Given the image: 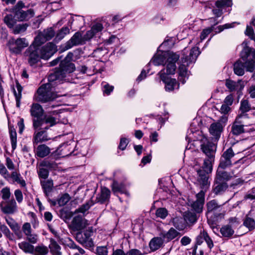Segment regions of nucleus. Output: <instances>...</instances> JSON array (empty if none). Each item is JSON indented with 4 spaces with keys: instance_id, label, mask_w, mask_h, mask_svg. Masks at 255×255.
Wrapping results in <instances>:
<instances>
[{
    "instance_id": "35",
    "label": "nucleus",
    "mask_w": 255,
    "mask_h": 255,
    "mask_svg": "<svg viewBox=\"0 0 255 255\" xmlns=\"http://www.w3.org/2000/svg\"><path fill=\"white\" fill-rule=\"evenodd\" d=\"M6 222L9 225L10 228L15 232V234L19 238H21V234H18L17 232L19 231L20 227L18 224L13 220L11 218H8L6 219Z\"/></svg>"
},
{
    "instance_id": "28",
    "label": "nucleus",
    "mask_w": 255,
    "mask_h": 255,
    "mask_svg": "<svg viewBox=\"0 0 255 255\" xmlns=\"http://www.w3.org/2000/svg\"><path fill=\"white\" fill-rule=\"evenodd\" d=\"M30 112L31 116L34 118L40 117L43 113L42 107L38 104L33 103L31 106Z\"/></svg>"
},
{
    "instance_id": "60",
    "label": "nucleus",
    "mask_w": 255,
    "mask_h": 255,
    "mask_svg": "<svg viewBox=\"0 0 255 255\" xmlns=\"http://www.w3.org/2000/svg\"><path fill=\"white\" fill-rule=\"evenodd\" d=\"M244 225L250 230L254 229L255 227V222L251 218L247 217L244 222Z\"/></svg>"
},
{
    "instance_id": "19",
    "label": "nucleus",
    "mask_w": 255,
    "mask_h": 255,
    "mask_svg": "<svg viewBox=\"0 0 255 255\" xmlns=\"http://www.w3.org/2000/svg\"><path fill=\"white\" fill-rule=\"evenodd\" d=\"M226 86L230 91H241L245 87L244 82L239 80L237 82L231 80H227Z\"/></svg>"
},
{
    "instance_id": "5",
    "label": "nucleus",
    "mask_w": 255,
    "mask_h": 255,
    "mask_svg": "<svg viewBox=\"0 0 255 255\" xmlns=\"http://www.w3.org/2000/svg\"><path fill=\"white\" fill-rule=\"evenodd\" d=\"M197 178L196 183L201 190L196 195L197 199L191 204V206L195 212L200 213L202 211L204 203L205 192L208 189L210 184L208 181V177L205 176L203 171H198V176Z\"/></svg>"
},
{
    "instance_id": "63",
    "label": "nucleus",
    "mask_w": 255,
    "mask_h": 255,
    "mask_svg": "<svg viewBox=\"0 0 255 255\" xmlns=\"http://www.w3.org/2000/svg\"><path fill=\"white\" fill-rule=\"evenodd\" d=\"M15 200L18 203L20 204L23 200V196L22 191L20 189H16L14 192Z\"/></svg>"
},
{
    "instance_id": "53",
    "label": "nucleus",
    "mask_w": 255,
    "mask_h": 255,
    "mask_svg": "<svg viewBox=\"0 0 255 255\" xmlns=\"http://www.w3.org/2000/svg\"><path fill=\"white\" fill-rule=\"evenodd\" d=\"M0 193L1 194V198L3 200L7 201L10 200L9 198L11 196V192L9 187H5L3 188L1 190Z\"/></svg>"
},
{
    "instance_id": "38",
    "label": "nucleus",
    "mask_w": 255,
    "mask_h": 255,
    "mask_svg": "<svg viewBox=\"0 0 255 255\" xmlns=\"http://www.w3.org/2000/svg\"><path fill=\"white\" fill-rule=\"evenodd\" d=\"M16 88L17 92L14 90L13 93L16 100V106L17 107L19 108L20 105V100L21 98V92L22 90V87L19 83H16Z\"/></svg>"
},
{
    "instance_id": "31",
    "label": "nucleus",
    "mask_w": 255,
    "mask_h": 255,
    "mask_svg": "<svg viewBox=\"0 0 255 255\" xmlns=\"http://www.w3.org/2000/svg\"><path fill=\"white\" fill-rule=\"evenodd\" d=\"M50 242L49 247L53 255H61V253L60 252L61 247L57 242L53 239H50Z\"/></svg>"
},
{
    "instance_id": "58",
    "label": "nucleus",
    "mask_w": 255,
    "mask_h": 255,
    "mask_svg": "<svg viewBox=\"0 0 255 255\" xmlns=\"http://www.w3.org/2000/svg\"><path fill=\"white\" fill-rule=\"evenodd\" d=\"M44 125V120L40 117L35 118L33 119V127L35 129H37L39 128L43 127Z\"/></svg>"
},
{
    "instance_id": "48",
    "label": "nucleus",
    "mask_w": 255,
    "mask_h": 255,
    "mask_svg": "<svg viewBox=\"0 0 255 255\" xmlns=\"http://www.w3.org/2000/svg\"><path fill=\"white\" fill-rule=\"evenodd\" d=\"M174 226L179 230H183L184 228V221L181 218L176 217L173 219Z\"/></svg>"
},
{
    "instance_id": "44",
    "label": "nucleus",
    "mask_w": 255,
    "mask_h": 255,
    "mask_svg": "<svg viewBox=\"0 0 255 255\" xmlns=\"http://www.w3.org/2000/svg\"><path fill=\"white\" fill-rule=\"evenodd\" d=\"M240 110L241 111L240 114L246 115V113L251 110V106L247 100H243L241 102ZM247 116V115L246 114Z\"/></svg>"
},
{
    "instance_id": "51",
    "label": "nucleus",
    "mask_w": 255,
    "mask_h": 255,
    "mask_svg": "<svg viewBox=\"0 0 255 255\" xmlns=\"http://www.w3.org/2000/svg\"><path fill=\"white\" fill-rule=\"evenodd\" d=\"M70 197L67 193L62 195L58 200L57 203L60 206H63L66 205L70 200Z\"/></svg>"
},
{
    "instance_id": "9",
    "label": "nucleus",
    "mask_w": 255,
    "mask_h": 255,
    "mask_svg": "<svg viewBox=\"0 0 255 255\" xmlns=\"http://www.w3.org/2000/svg\"><path fill=\"white\" fill-rule=\"evenodd\" d=\"M40 48L30 45L24 52V56L30 66L36 64L42 59Z\"/></svg>"
},
{
    "instance_id": "29",
    "label": "nucleus",
    "mask_w": 255,
    "mask_h": 255,
    "mask_svg": "<svg viewBox=\"0 0 255 255\" xmlns=\"http://www.w3.org/2000/svg\"><path fill=\"white\" fill-rule=\"evenodd\" d=\"M163 244V240L160 237L153 238L149 242V246L152 251L159 249Z\"/></svg>"
},
{
    "instance_id": "11",
    "label": "nucleus",
    "mask_w": 255,
    "mask_h": 255,
    "mask_svg": "<svg viewBox=\"0 0 255 255\" xmlns=\"http://www.w3.org/2000/svg\"><path fill=\"white\" fill-rule=\"evenodd\" d=\"M84 44L85 43L82 34L79 32H77L68 41L61 46V51L63 52L71 49L74 46Z\"/></svg>"
},
{
    "instance_id": "43",
    "label": "nucleus",
    "mask_w": 255,
    "mask_h": 255,
    "mask_svg": "<svg viewBox=\"0 0 255 255\" xmlns=\"http://www.w3.org/2000/svg\"><path fill=\"white\" fill-rule=\"evenodd\" d=\"M69 32L70 29L68 27H63L57 32L55 39L58 40H61Z\"/></svg>"
},
{
    "instance_id": "26",
    "label": "nucleus",
    "mask_w": 255,
    "mask_h": 255,
    "mask_svg": "<svg viewBox=\"0 0 255 255\" xmlns=\"http://www.w3.org/2000/svg\"><path fill=\"white\" fill-rule=\"evenodd\" d=\"M50 138L48 137V136L44 131H38L37 133H34L33 142L34 144H37L39 142H42L48 140Z\"/></svg>"
},
{
    "instance_id": "4",
    "label": "nucleus",
    "mask_w": 255,
    "mask_h": 255,
    "mask_svg": "<svg viewBox=\"0 0 255 255\" xmlns=\"http://www.w3.org/2000/svg\"><path fill=\"white\" fill-rule=\"evenodd\" d=\"M75 69L73 63L69 61H61L59 69L51 73L48 76L49 82L56 81L58 82H74L72 73Z\"/></svg>"
},
{
    "instance_id": "49",
    "label": "nucleus",
    "mask_w": 255,
    "mask_h": 255,
    "mask_svg": "<svg viewBox=\"0 0 255 255\" xmlns=\"http://www.w3.org/2000/svg\"><path fill=\"white\" fill-rule=\"evenodd\" d=\"M41 33L47 40L51 39L55 35L53 29L51 27L44 30Z\"/></svg>"
},
{
    "instance_id": "6",
    "label": "nucleus",
    "mask_w": 255,
    "mask_h": 255,
    "mask_svg": "<svg viewBox=\"0 0 255 255\" xmlns=\"http://www.w3.org/2000/svg\"><path fill=\"white\" fill-rule=\"evenodd\" d=\"M51 84L47 83L40 86L34 96V100L46 103L53 101L59 97V95L51 91Z\"/></svg>"
},
{
    "instance_id": "57",
    "label": "nucleus",
    "mask_w": 255,
    "mask_h": 255,
    "mask_svg": "<svg viewBox=\"0 0 255 255\" xmlns=\"http://www.w3.org/2000/svg\"><path fill=\"white\" fill-rule=\"evenodd\" d=\"M92 205V202H88L86 203L85 204L82 205L80 207H79L78 209H76L74 213H84L85 212L88 211L90 207Z\"/></svg>"
},
{
    "instance_id": "20",
    "label": "nucleus",
    "mask_w": 255,
    "mask_h": 255,
    "mask_svg": "<svg viewBox=\"0 0 255 255\" xmlns=\"http://www.w3.org/2000/svg\"><path fill=\"white\" fill-rule=\"evenodd\" d=\"M223 169H224L219 168V166L218 167L216 173V176L215 179V183H220L221 182H226L231 178V175Z\"/></svg>"
},
{
    "instance_id": "56",
    "label": "nucleus",
    "mask_w": 255,
    "mask_h": 255,
    "mask_svg": "<svg viewBox=\"0 0 255 255\" xmlns=\"http://www.w3.org/2000/svg\"><path fill=\"white\" fill-rule=\"evenodd\" d=\"M27 27L26 24H19L16 25L13 29V32L15 34H19L24 32Z\"/></svg>"
},
{
    "instance_id": "13",
    "label": "nucleus",
    "mask_w": 255,
    "mask_h": 255,
    "mask_svg": "<svg viewBox=\"0 0 255 255\" xmlns=\"http://www.w3.org/2000/svg\"><path fill=\"white\" fill-rule=\"evenodd\" d=\"M235 156V153L232 148L227 149L224 151L221 157L219 168L225 169L231 166L232 165V159Z\"/></svg>"
},
{
    "instance_id": "24",
    "label": "nucleus",
    "mask_w": 255,
    "mask_h": 255,
    "mask_svg": "<svg viewBox=\"0 0 255 255\" xmlns=\"http://www.w3.org/2000/svg\"><path fill=\"white\" fill-rule=\"evenodd\" d=\"M13 183L18 184L21 187H26V182L20 174L16 171H13L10 175V177Z\"/></svg>"
},
{
    "instance_id": "46",
    "label": "nucleus",
    "mask_w": 255,
    "mask_h": 255,
    "mask_svg": "<svg viewBox=\"0 0 255 255\" xmlns=\"http://www.w3.org/2000/svg\"><path fill=\"white\" fill-rule=\"evenodd\" d=\"M46 41H47V40H46L45 38L43 37L42 34L40 32L35 38L33 42L31 45H33L34 46L39 48V46Z\"/></svg>"
},
{
    "instance_id": "42",
    "label": "nucleus",
    "mask_w": 255,
    "mask_h": 255,
    "mask_svg": "<svg viewBox=\"0 0 255 255\" xmlns=\"http://www.w3.org/2000/svg\"><path fill=\"white\" fill-rule=\"evenodd\" d=\"M48 253L47 247L43 245L38 246L34 247V255H46Z\"/></svg>"
},
{
    "instance_id": "22",
    "label": "nucleus",
    "mask_w": 255,
    "mask_h": 255,
    "mask_svg": "<svg viewBox=\"0 0 255 255\" xmlns=\"http://www.w3.org/2000/svg\"><path fill=\"white\" fill-rule=\"evenodd\" d=\"M222 129L223 126L221 123H215L210 126L209 131L213 136L218 139L220 136Z\"/></svg>"
},
{
    "instance_id": "64",
    "label": "nucleus",
    "mask_w": 255,
    "mask_h": 255,
    "mask_svg": "<svg viewBox=\"0 0 255 255\" xmlns=\"http://www.w3.org/2000/svg\"><path fill=\"white\" fill-rule=\"evenodd\" d=\"M96 252L98 255H108V248L106 246L98 247Z\"/></svg>"
},
{
    "instance_id": "54",
    "label": "nucleus",
    "mask_w": 255,
    "mask_h": 255,
    "mask_svg": "<svg viewBox=\"0 0 255 255\" xmlns=\"http://www.w3.org/2000/svg\"><path fill=\"white\" fill-rule=\"evenodd\" d=\"M103 93L109 95L114 90V86L110 85L108 83L103 82L102 83Z\"/></svg>"
},
{
    "instance_id": "52",
    "label": "nucleus",
    "mask_w": 255,
    "mask_h": 255,
    "mask_svg": "<svg viewBox=\"0 0 255 255\" xmlns=\"http://www.w3.org/2000/svg\"><path fill=\"white\" fill-rule=\"evenodd\" d=\"M41 165L51 169H55L57 167V163L54 161L50 160L49 159L44 160L41 163Z\"/></svg>"
},
{
    "instance_id": "7",
    "label": "nucleus",
    "mask_w": 255,
    "mask_h": 255,
    "mask_svg": "<svg viewBox=\"0 0 255 255\" xmlns=\"http://www.w3.org/2000/svg\"><path fill=\"white\" fill-rule=\"evenodd\" d=\"M231 4V0H217L216 1L215 5L212 6V10L215 17L209 18L210 23H213L214 25H217L219 23L217 18L223 14V8L226 6H230Z\"/></svg>"
},
{
    "instance_id": "16",
    "label": "nucleus",
    "mask_w": 255,
    "mask_h": 255,
    "mask_svg": "<svg viewBox=\"0 0 255 255\" xmlns=\"http://www.w3.org/2000/svg\"><path fill=\"white\" fill-rule=\"evenodd\" d=\"M0 207L1 211L6 214H13L18 210L16 202L13 198L7 200L5 202H2Z\"/></svg>"
},
{
    "instance_id": "10",
    "label": "nucleus",
    "mask_w": 255,
    "mask_h": 255,
    "mask_svg": "<svg viewBox=\"0 0 255 255\" xmlns=\"http://www.w3.org/2000/svg\"><path fill=\"white\" fill-rule=\"evenodd\" d=\"M28 45V42L25 38H18L17 39L12 38L9 40L7 43L10 51L16 54H20Z\"/></svg>"
},
{
    "instance_id": "1",
    "label": "nucleus",
    "mask_w": 255,
    "mask_h": 255,
    "mask_svg": "<svg viewBox=\"0 0 255 255\" xmlns=\"http://www.w3.org/2000/svg\"><path fill=\"white\" fill-rule=\"evenodd\" d=\"M179 58V55L172 51L157 52L150 60L148 66L151 64L154 66L163 65L167 74H174L176 69L175 63Z\"/></svg>"
},
{
    "instance_id": "30",
    "label": "nucleus",
    "mask_w": 255,
    "mask_h": 255,
    "mask_svg": "<svg viewBox=\"0 0 255 255\" xmlns=\"http://www.w3.org/2000/svg\"><path fill=\"white\" fill-rule=\"evenodd\" d=\"M112 190L114 193L120 192L121 193L128 194L126 189L125 185L123 183H119L116 181H114L112 185Z\"/></svg>"
},
{
    "instance_id": "2",
    "label": "nucleus",
    "mask_w": 255,
    "mask_h": 255,
    "mask_svg": "<svg viewBox=\"0 0 255 255\" xmlns=\"http://www.w3.org/2000/svg\"><path fill=\"white\" fill-rule=\"evenodd\" d=\"M188 50L185 48L183 52V56L181 57L178 69V80L183 84L188 79L189 72L187 70V67L190 64L194 63L198 55L200 54L199 48L197 47H193L189 55H187Z\"/></svg>"
},
{
    "instance_id": "39",
    "label": "nucleus",
    "mask_w": 255,
    "mask_h": 255,
    "mask_svg": "<svg viewBox=\"0 0 255 255\" xmlns=\"http://www.w3.org/2000/svg\"><path fill=\"white\" fill-rule=\"evenodd\" d=\"M200 236L203 238L206 243L208 248L211 250L214 247L213 242L208 234L205 231L200 233Z\"/></svg>"
},
{
    "instance_id": "17",
    "label": "nucleus",
    "mask_w": 255,
    "mask_h": 255,
    "mask_svg": "<svg viewBox=\"0 0 255 255\" xmlns=\"http://www.w3.org/2000/svg\"><path fill=\"white\" fill-rule=\"evenodd\" d=\"M57 51L56 45L51 42L47 43L45 45L40 48V54L42 59L47 60L50 58Z\"/></svg>"
},
{
    "instance_id": "41",
    "label": "nucleus",
    "mask_w": 255,
    "mask_h": 255,
    "mask_svg": "<svg viewBox=\"0 0 255 255\" xmlns=\"http://www.w3.org/2000/svg\"><path fill=\"white\" fill-rule=\"evenodd\" d=\"M44 123L45 124L49 125V126L44 127L43 128L48 129L49 127H52L56 125L58 122H57L56 119L51 116H45L44 118Z\"/></svg>"
},
{
    "instance_id": "34",
    "label": "nucleus",
    "mask_w": 255,
    "mask_h": 255,
    "mask_svg": "<svg viewBox=\"0 0 255 255\" xmlns=\"http://www.w3.org/2000/svg\"><path fill=\"white\" fill-rule=\"evenodd\" d=\"M227 188L228 185L225 182H221L220 183L215 182L213 191L216 194H219L225 191Z\"/></svg>"
},
{
    "instance_id": "14",
    "label": "nucleus",
    "mask_w": 255,
    "mask_h": 255,
    "mask_svg": "<svg viewBox=\"0 0 255 255\" xmlns=\"http://www.w3.org/2000/svg\"><path fill=\"white\" fill-rule=\"evenodd\" d=\"M246 117L247 115L244 114H240L237 117L231 127V133L235 135H238L244 132V125L242 119Z\"/></svg>"
},
{
    "instance_id": "55",
    "label": "nucleus",
    "mask_w": 255,
    "mask_h": 255,
    "mask_svg": "<svg viewBox=\"0 0 255 255\" xmlns=\"http://www.w3.org/2000/svg\"><path fill=\"white\" fill-rule=\"evenodd\" d=\"M215 25H212L210 27L205 28L202 30L200 35V40L201 41L204 40L208 35L214 29V26Z\"/></svg>"
},
{
    "instance_id": "21",
    "label": "nucleus",
    "mask_w": 255,
    "mask_h": 255,
    "mask_svg": "<svg viewBox=\"0 0 255 255\" xmlns=\"http://www.w3.org/2000/svg\"><path fill=\"white\" fill-rule=\"evenodd\" d=\"M40 183L45 196L47 197H49L53 190V180L51 179L41 180Z\"/></svg>"
},
{
    "instance_id": "59",
    "label": "nucleus",
    "mask_w": 255,
    "mask_h": 255,
    "mask_svg": "<svg viewBox=\"0 0 255 255\" xmlns=\"http://www.w3.org/2000/svg\"><path fill=\"white\" fill-rule=\"evenodd\" d=\"M103 29V25L100 23H97L94 24L91 28V30L94 32V34L96 36L99 35L100 33L102 31Z\"/></svg>"
},
{
    "instance_id": "27",
    "label": "nucleus",
    "mask_w": 255,
    "mask_h": 255,
    "mask_svg": "<svg viewBox=\"0 0 255 255\" xmlns=\"http://www.w3.org/2000/svg\"><path fill=\"white\" fill-rule=\"evenodd\" d=\"M110 197V191L106 187H102L100 194L97 197L98 202L102 204L109 200Z\"/></svg>"
},
{
    "instance_id": "23",
    "label": "nucleus",
    "mask_w": 255,
    "mask_h": 255,
    "mask_svg": "<svg viewBox=\"0 0 255 255\" xmlns=\"http://www.w3.org/2000/svg\"><path fill=\"white\" fill-rule=\"evenodd\" d=\"M19 248L25 254H33L34 247L32 244L26 241H24L18 244Z\"/></svg>"
},
{
    "instance_id": "37",
    "label": "nucleus",
    "mask_w": 255,
    "mask_h": 255,
    "mask_svg": "<svg viewBox=\"0 0 255 255\" xmlns=\"http://www.w3.org/2000/svg\"><path fill=\"white\" fill-rule=\"evenodd\" d=\"M220 233L224 237L229 238L234 234V231L231 225H226L220 229Z\"/></svg>"
},
{
    "instance_id": "36",
    "label": "nucleus",
    "mask_w": 255,
    "mask_h": 255,
    "mask_svg": "<svg viewBox=\"0 0 255 255\" xmlns=\"http://www.w3.org/2000/svg\"><path fill=\"white\" fill-rule=\"evenodd\" d=\"M179 235V233L174 228H171L167 232H162V236L164 239H167V241H171Z\"/></svg>"
},
{
    "instance_id": "33",
    "label": "nucleus",
    "mask_w": 255,
    "mask_h": 255,
    "mask_svg": "<svg viewBox=\"0 0 255 255\" xmlns=\"http://www.w3.org/2000/svg\"><path fill=\"white\" fill-rule=\"evenodd\" d=\"M234 73L238 76H243L245 73V66L241 61H236L234 64Z\"/></svg>"
},
{
    "instance_id": "12",
    "label": "nucleus",
    "mask_w": 255,
    "mask_h": 255,
    "mask_svg": "<svg viewBox=\"0 0 255 255\" xmlns=\"http://www.w3.org/2000/svg\"><path fill=\"white\" fill-rule=\"evenodd\" d=\"M160 80L165 84V89L166 91H173L175 88L178 89V84L175 79L170 78L165 71V69H162L158 74Z\"/></svg>"
},
{
    "instance_id": "3",
    "label": "nucleus",
    "mask_w": 255,
    "mask_h": 255,
    "mask_svg": "<svg viewBox=\"0 0 255 255\" xmlns=\"http://www.w3.org/2000/svg\"><path fill=\"white\" fill-rule=\"evenodd\" d=\"M199 140L201 142V146L202 151L208 157L204 161V164L202 166V169H197L195 168L197 172V176H198V171H203L205 176L207 174L211 172L212 170V163L214 160V154L216 151V147L215 144L210 142L207 138L204 136H201V138Z\"/></svg>"
},
{
    "instance_id": "62",
    "label": "nucleus",
    "mask_w": 255,
    "mask_h": 255,
    "mask_svg": "<svg viewBox=\"0 0 255 255\" xmlns=\"http://www.w3.org/2000/svg\"><path fill=\"white\" fill-rule=\"evenodd\" d=\"M168 212L167 210L164 208H159L156 211V216L161 219L165 218Z\"/></svg>"
},
{
    "instance_id": "50",
    "label": "nucleus",
    "mask_w": 255,
    "mask_h": 255,
    "mask_svg": "<svg viewBox=\"0 0 255 255\" xmlns=\"http://www.w3.org/2000/svg\"><path fill=\"white\" fill-rule=\"evenodd\" d=\"M92 232L87 230L83 234V236L84 237L85 241L87 242V247H91L94 246L93 242L90 238L91 236Z\"/></svg>"
},
{
    "instance_id": "32",
    "label": "nucleus",
    "mask_w": 255,
    "mask_h": 255,
    "mask_svg": "<svg viewBox=\"0 0 255 255\" xmlns=\"http://www.w3.org/2000/svg\"><path fill=\"white\" fill-rule=\"evenodd\" d=\"M73 229L77 231L82 230L84 228L83 218L80 216H77L73 218L72 222Z\"/></svg>"
},
{
    "instance_id": "61",
    "label": "nucleus",
    "mask_w": 255,
    "mask_h": 255,
    "mask_svg": "<svg viewBox=\"0 0 255 255\" xmlns=\"http://www.w3.org/2000/svg\"><path fill=\"white\" fill-rule=\"evenodd\" d=\"M25 236L26 237V241L31 244H34L37 242L38 236L37 235L30 233Z\"/></svg>"
},
{
    "instance_id": "18",
    "label": "nucleus",
    "mask_w": 255,
    "mask_h": 255,
    "mask_svg": "<svg viewBox=\"0 0 255 255\" xmlns=\"http://www.w3.org/2000/svg\"><path fill=\"white\" fill-rule=\"evenodd\" d=\"M34 15V12L33 9H29L26 11L22 9H18L15 10L14 16L20 21L28 20Z\"/></svg>"
},
{
    "instance_id": "8",
    "label": "nucleus",
    "mask_w": 255,
    "mask_h": 255,
    "mask_svg": "<svg viewBox=\"0 0 255 255\" xmlns=\"http://www.w3.org/2000/svg\"><path fill=\"white\" fill-rule=\"evenodd\" d=\"M246 71L253 72L255 69V53L249 48H245L241 53Z\"/></svg>"
},
{
    "instance_id": "45",
    "label": "nucleus",
    "mask_w": 255,
    "mask_h": 255,
    "mask_svg": "<svg viewBox=\"0 0 255 255\" xmlns=\"http://www.w3.org/2000/svg\"><path fill=\"white\" fill-rule=\"evenodd\" d=\"M10 141L11 147L13 150H14L16 147L17 144V134L14 129H10L9 131Z\"/></svg>"
},
{
    "instance_id": "47",
    "label": "nucleus",
    "mask_w": 255,
    "mask_h": 255,
    "mask_svg": "<svg viewBox=\"0 0 255 255\" xmlns=\"http://www.w3.org/2000/svg\"><path fill=\"white\" fill-rule=\"evenodd\" d=\"M220 207L217 201L212 200L207 203V208L208 212H211L217 210Z\"/></svg>"
},
{
    "instance_id": "15",
    "label": "nucleus",
    "mask_w": 255,
    "mask_h": 255,
    "mask_svg": "<svg viewBox=\"0 0 255 255\" xmlns=\"http://www.w3.org/2000/svg\"><path fill=\"white\" fill-rule=\"evenodd\" d=\"M70 145L68 143H63L58 147L56 150L52 152L50 157L52 158L57 159L70 155L72 153Z\"/></svg>"
},
{
    "instance_id": "40",
    "label": "nucleus",
    "mask_w": 255,
    "mask_h": 255,
    "mask_svg": "<svg viewBox=\"0 0 255 255\" xmlns=\"http://www.w3.org/2000/svg\"><path fill=\"white\" fill-rule=\"evenodd\" d=\"M12 14H6L4 16V22L8 27L12 28L15 24L16 20Z\"/></svg>"
},
{
    "instance_id": "25",
    "label": "nucleus",
    "mask_w": 255,
    "mask_h": 255,
    "mask_svg": "<svg viewBox=\"0 0 255 255\" xmlns=\"http://www.w3.org/2000/svg\"><path fill=\"white\" fill-rule=\"evenodd\" d=\"M50 153V148L45 144H40L35 150V154L39 157H44Z\"/></svg>"
}]
</instances>
